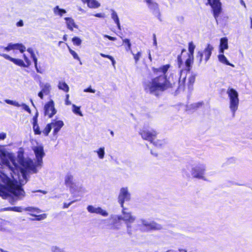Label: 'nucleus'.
Returning a JSON list of instances; mask_svg holds the SVG:
<instances>
[{
  "instance_id": "obj_1",
  "label": "nucleus",
  "mask_w": 252,
  "mask_h": 252,
  "mask_svg": "<svg viewBox=\"0 0 252 252\" xmlns=\"http://www.w3.org/2000/svg\"><path fill=\"white\" fill-rule=\"evenodd\" d=\"M170 67L169 64L162 65L158 68L152 67V70L154 74L157 75L159 73L162 74L152 78L150 81L144 83V90L156 96H158L161 93L175 88L177 86V81L171 82L166 75Z\"/></svg>"
},
{
  "instance_id": "obj_2",
  "label": "nucleus",
  "mask_w": 252,
  "mask_h": 252,
  "mask_svg": "<svg viewBox=\"0 0 252 252\" xmlns=\"http://www.w3.org/2000/svg\"><path fill=\"white\" fill-rule=\"evenodd\" d=\"M9 192L18 196L23 194L24 191L20 185H17L13 181H10L8 182L6 186L1 185L0 187V196L4 198H6L9 195Z\"/></svg>"
},
{
  "instance_id": "obj_3",
  "label": "nucleus",
  "mask_w": 252,
  "mask_h": 252,
  "mask_svg": "<svg viewBox=\"0 0 252 252\" xmlns=\"http://www.w3.org/2000/svg\"><path fill=\"white\" fill-rule=\"evenodd\" d=\"M158 132L155 129H148L144 127L140 129L139 134L144 140L149 141L155 146H161L162 142L161 140L157 139Z\"/></svg>"
},
{
  "instance_id": "obj_4",
  "label": "nucleus",
  "mask_w": 252,
  "mask_h": 252,
  "mask_svg": "<svg viewBox=\"0 0 252 252\" xmlns=\"http://www.w3.org/2000/svg\"><path fill=\"white\" fill-rule=\"evenodd\" d=\"M227 94L230 100L229 107L231 111L235 113L238 109L239 100L238 92L233 88H229Z\"/></svg>"
},
{
  "instance_id": "obj_5",
  "label": "nucleus",
  "mask_w": 252,
  "mask_h": 252,
  "mask_svg": "<svg viewBox=\"0 0 252 252\" xmlns=\"http://www.w3.org/2000/svg\"><path fill=\"white\" fill-rule=\"evenodd\" d=\"M195 75L191 74L188 78V82L187 84L186 82V77H184L182 80L181 78H178L177 81L178 82V86L177 90L179 91H184L186 88L189 91H191L193 89V86L195 81Z\"/></svg>"
},
{
  "instance_id": "obj_6",
  "label": "nucleus",
  "mask_w": 252,
  "mask_h": 252,
  "mask_svg": "<svg viewBox=\"0 0 252 252\" xmlns=\"http://www.w3.org/2000/svg\"><path fill=\"white\" fill-rule=\"evenodd\" d=\"M213 49V47L210 44H207L203 51H198L196 58L199 63L202 62L203 57H204L205 62L206 63L210 58Z\"/></svg>"
},
{
  "instance_id": "obj_7",
  "label": "nucleus",
  "mask_w": 252,
  "mask_h": 252,
  "mask_svg": "<svg viewBox=\"0 0 252 252\" xmlns=\"http://www.w3.org/2000/svg\"><path fill=\"white\" fill-rule=\"evenodd\" d=\"M220 0H208V3L212 8L213 15L217 21L218 18L222 12Z\"/></svg>"
},
{
  "instance_id": "obj_8",
  "label": "nucleus",
  "mask_w": 252,
  "mask_h": 252,
  "mask_svg": "<svg viewBox=\"0 0 252 252\" xmlns=\"http://www.w3.org/2000/svg\"><path fill=\"white\" fill-rule=\"evenodd\" d=\"M57 111L55 108L54 102L53 100H50L47 102L44 107V114L48 118H51L55 115Z\"/></svg>"
},
{
  "instance_id": "obj_9",
  "label": "nucleus",
  "mask_w": 252,
  "mask_h": 252,
  "mask_svg": "<svg viewBox=\"0 0 252 252\" xmlns=\"http://www.w3.org/2000/svg\"><path fill=\"white\" fill-rule=\"evenodd\" d=\"M130 194L128 192V190L126 188H122L121 189L120 192L118 196V201L122 208H124V204L125 201L130 200Z\"/></svg>"
},
{
  "instance_id": "obj_10",
  "label": "nucleus",
  "mask_w": 252,
  "mask_h": 252,
  "mask_svg": "<svg viewBox=\"0 0 252 252\" xmlns=\"http://www.w3.org/2000/svg\"><path fill=\"white\" fill-rule=\"evenodd\" d=\"M4 51H9L12 50H19L22 53L26 51V47L21 43H9L6 47H2Z\"/></svg>"
},
{
  "instance_id": "obj_11",
  "label": "nucleus",
  "mask_w": 252,
  "mask_h": 252,
  "mask_svg": "<svg viewBox=\"0 0 252 252\" xmlns=\"http://www.w3.org/2000/svg\"><path fill=\"white\" fill-rule=\"evenodd\" d=\"M205 171V167L197 166L192 168L191 174L194 178L198 179H204Z\"/></svg>"
},
{
  "instance_id": "obj_12",
  "label": "nucleus",
  "mask_w": 252,
  "mask_h": 252,
  "mask_svg": "<svg viewBox=\"0 0 252 252\" xmlns=\"http://www.w3.org/2000/svg\"><path fill=\"white\" fill-rule=\"evenodd\" d=\"M38 113L37 112L32 118V128L35 135H40L42 132L38 125Z\"/></svg>"
},
{
  "instance_id": "obj_13",
  "label": "nucleus",
  "mask_w": 252,
  "mask_h": 252,
  "mask_svg": "<svg viewBox=\"0 0 252 252\" xmlns=\"http://www.w3.org/2000/svg\"><path fill=\"white\" fill-rule=\"evenodd\" d=\"M0 56L4 58V59L9 60L15 64L19 66L20 67H25V63L21 59H15L11 57L8 55L6 54H0Z\"/></svg>"
},
{
  "instance_id": "obj_14",
  "label": "nucleus",
  "mask_w": 252,
  "mask_h": 252,
  "mask_svg": "<svg viewBox=\"0 0 252 252\" xmlns=\"http://www.w3.org/2000/svg\"><path fill=\"white\" fill-rule=\"evenodd\" d=\"M33 151L38 162L41 161L45 155L42 146H37L33 148Z\"/></svg>"
},
{
  "instance_id": "obj_15",
  "label": "nucleus",
  "mask_w": 252,
  "mask_h": 252,
  "mask_svg": "<svg viewBox=\"0 0 252 252\" xmlns=\"http://www.w3.org/2000/svg\"><path fill=\"white\" fill-rule=\"evenodd\" d=\"M52 126L54 128L53 134L54 135H57L58 132L60 130L61 128L63 126L64 124L63 121L61 120L56 121L52 120Z\"/></svg>"
},
{
  "instance_id": "obj_16",
  "label": "nucleus",
  "mask_w": 252,
  "mask_h": 252,
  "mask_svg": "<svg viewBox=\"0 0 252 252\" xmlns=\"http://www.w3.org/2000/svg\"><path fill=\"white\" fill-rule=\"evenodd\" d=\"M67 29L73 31L74 29H78V26L75 23L74 19L71 17L64 18Z\"/></svg>"
},
{
  "instance_id": "obj_17",
  "label": "nucleus",
  "mask_w": 252,
  "mask_h": 252,
  "mask_svg": "<svg viewBox=\"0 0 252 252\" xmlns=\"http://www.w3.org/2000/svg\"><path fill=\"white\" fill-rule=\"evenodd\" d=\"M64 184L70 189H74L76 187L73 181V177L71 175H67L64 179Z\"/></svg>"
},
{
  "instance_id": "obj_18",
  "label": "nucleus",
  "mask_w": 252,
  "mask_h": 252,
  "mask_svg": "<svg viewBox=\"0 0 252 252\" xmlns=\"http://www.w3.org/2000/svg\"><path fill=\"white\" fill-rule=\"evenodd\" d=\"M228 48V39L226 37L221 38L219 46V52L220 53H223L224 50L227 49Z\"/></svg>"
},
{
  "instance_id": "obj_19",
  "label": "nucleus",
  "mask_w": 252,
  "mask_h": 252,
  "mask_svg": "<svg viewBox=\"0 0 252 252\" xmlns=\"http://www.w3.org/2000/svg\"><path fill=\"white\" fill-rule=\"evenodd\" d=\"M122 213L124 215L123 220L126 223H132L134 221L135 219L133 218L129 213H126L125 212L126 209L124 207L122 208Z\"/></svg>"
},
{
  "instance_id": "obj_20",
  "label": "nucleus",
  "mask_w": 252,
  "mask_h": 252,
  "mask_svg": "<svg viewBox=\"0 0 252 252\" xmlns=\"http://www.w3.org/2000/svg\"><path fill=\"white\" fill-rule=\"evenodd\" d=\"M83 3H87L89 7L96 8L100 6V3L96 0H81Z\"/></svg>"
},
{
  "instance_id": "obj_21",
  "label": "nucleus",
  "mask_w": 252,
  "mask_h": 252,
  "mask_svg": "<svg viewBox=\"0 0 252 252\" xmlns=\"http://www.w3.org/2000/svg\"><path fill=\"white\" fill-rule=\"evenodd\" d=\"M194 57L188 56V58L185 61L186 69L187 71H189L191 68V65L193 63Z\"/></svg>"
},
{
  "instance_id": "obj_22",
  "label": "nucleus",
  "mask_w": 252,
  "mask_h": 252,
  "mask_svg": "<svg viewBox=\"0 0 252 252\" xmlns=\"http://www.w3.org/2000/svg\"><path fill=\"white\" fill-rule=\"evenodd\" d=\"M58 88L64 92L68 93L69 90V88L68 85L64 81H59L58 85Z\"/></svg>"
},
{
  "instance_id": "obj_23",
  "label": "nucleus",
  "mask_w": 252,
  "mask_h": 252,
  "mask_svg": "<svg viewBox=\"0 0 252 252\" xmlns=\"http://www.w3.org/2000/svg\"><path fill=\"white\" fill-rule=\"evenodd\" d=\"M218 59L220 62L224 64L228 65L231 66H234L233 64L229 62L226 57L223 55V53H221V54L219 55Z\"/></svg>"
},
{
  "instance_id": "obj_24",
  "label": "nucleus",
  "mask_w": 252,
  "mask_h": 252,
  "mask_svg": "<svg viewBox=\"0 0 252 252\" xmlns=\"http://www.w3.org/2000/svg\"><path fill=\"white\" fill-rule=\"evenodd\" d=\"M53 12L56 15H59L60 17H62L63 14L66 13V11L65 9L63 8H60L59 6L57 5L53 8Z\"/></svg>"
},
{
  "instance_id": "obj_25",
  "label": "nucleus",
  "mask_w": 252,
  "mask_h": 252,
  "mask_svg": "<svg viewBox=\"0 0 252 252\" xmlns=\"http://www.w3.org/2000/svg\"><path fill=\"white\" fill-rule=\"evenodd\" d=\"M148 7L154 10H158V4L152 1V0H145Z\"/></svg>"
},
{
  "instance_id": "obj_26",
  "label": "nucleus",
  "mask_w": 252,
  "mask_h": 252,
  "mask_svg": "<svg viewBox=\"0 0 252 252\" xmlns=\"http://www.w3.org/2000/svg\"><path fill=\"white\" fill-rule=\"evenodd\" d=\"M29 215L31 216L34 217V219H32V220H37L40 221L45 219L47 218L46 214H42L38 215H36L35 214L30 213Z\"/></svg>"
},
{
  "instance_id": "obj_27",
  "label": "nucleus",
  "mask_w": 252,
  "mask_h": 252,
  "mask_svg": "<svg viewBox=\"0 0 252 252\" xmlns=\"http://www.w3.org/2000/svg\"><path fill=\"white\" fill-rule=\"evenodd\" d=\"M111 16L112 18L114 20L115 23L117 24L118 29L119 30H121L120 23L117 13L115 11H113L112 13Z\"/></svg>"
},
{
  "instance_id": "obj_28",
  "label": "nucleus",
  "mask_w": 252,
  "mask_h": 252,
  "mask_svg": "<svg viewBox=\"0 0 252 252\" xmlns=\"http://www.w3.org/2000/svg\"><path fill=\"white\" fill-rule=\"evenodd\" d=\"M25 211H28L31 212L30 213H39L41 212V210L38 208H35L33 207H28L23 209Z\"/></svg>"
},
{
  "instance_id": "obj_29",
  "label": "nucleus",
  "mask_w": 252,
  "mask_h": 252,
  "mask_svg": "<svg viewBox=\"0 0 252 252\" xmlns=\"http://www.w3.org/2000/svg\"><path fill=\"white\" fill-rule=\"evenodd\" d=\"M195 48V46L193 44L192 42H190L189 43V54L188 56L194 57V51Z\"/></svg>"
},
{
  "instance_id": "obj_30",
  "label": "nucleus",
  "mask_w": 252,
  "mask_h": 252,
  "mask_svg": "<svg viewBox=\"0 0 252 252\" xmlns=\"http://www.w3.org/2000/svg\"><path fill=\"white\" fill-rule=\"evenodd\" d=\"M51 123L48 124L42 131V133L45 136H47L50 132L52 129Z\"/></svg>"
},
{
  "instance_id": "obj_31",
  "label": "nucleus",
  "mask_w": 252,
  "mask_h": 252,
  "mask_svg": "<svg viewBox=\"0 0 252 252\" xmlns=\"http://www.w3.org/2000/svg\"><path fill=\"white\" fill-rule=\"evenodd\" d=\"M123 43L124 44L126 50L127 51H130L131 50V44L129 39L125 38L123 39Z\"/></svg>"
},
{
  "instance_id": "obj_32",
  "label": "nucleus",
  "mask_w": 252,
  "mask_h": 252,
  "mask_svg": "<svg viewBox=\"0 0 252 252\" xmlns=\"http://www.w3.org/2000/svg\"><path fill=\"white\" fill-rule=\"evenodd\" d=\"M21 164L24 168L28 170L32 168V163L31 161L22 160Z\"/></svg>"
},
{
  "instance_id": "obj_33",
  "label": "nucleus",
  "mask_w": 252,
  "mask_h": 252,
  "mask_svg": "<svg viewBox=\"0 0 252 252\" xmlns=\"http://www.w3.org/2000/svg\"><path fill=\"white\" fill-rule=\"evenodd\" d=\"M72 111L74 113L80 116H83V114L80 111V107L77 106L75 104L72 105Z\"/></svg>"
},
{
  "instance_id": "obj_34",
  "label": "nucleus",
  "mask_w": 252,
  "mask_h": 252,
  "mask_svg": "<svg viewBox=\"0 0 252 252\" xmlns=\"http://www.w3.org/2000/svg\"><path fill=\"white\" fill-rule=\"evenodd\" d=\"M67 47H68V51H69V53L73 56V58L75 60H76L80 62V64H81L82 63H81L80 59L79 57V56L77 55V54L74 50H73L72 49H71L69 46H67Z\"/></svg>"
},
{
  "instance_id": "obj_35",
  "label": "nucleus",
  "mask_w": 252,
  "mask_h": 252,
  "mask_svg": "<svg viewBox=\"0 0 252 252\" xmlns=\"http://www.w3.org/2000/svg\"><path fill=\"white\" fill-rule=\"evenodd\" d=\"M94 213L100 214L104 217L108 216V213L106 211L102 209L100 207L96 208Z\"/></svg>"
},
{
  "instance_id": "obj_36",
  "label": "nucleus",
  "mask_w": 252,
  "mask_h": 252,
  "mask_svg": "<svg viewBox=\"0 0 252 252\" xmlns=\"http://www.w3.org/2000/svg\"><path fill=\"white\" fill-rule=\"evenodd\" d=\"M4 211H12L17 212H21L22 211V208L21 207H7L3 209Z\"/></svg>"
},
{
  "instance_id": "obj_37",
  "label": "nucleus",
  "mask_w": 252,
  "mask_h": 252,
  "mask_svg": "<svg viewBox=\"0 0 252 252\" xmlns=\"http://www.w3.org/2000/svg\"><path fill=\"white\" fill-rule=\"evenodd\" d=\"M28 51L31 54V57L32 58V59L34 62V65H35V67L37 68V59L34 53V52L33 51V50L32 49H30V48H29L28 49Z\"/></svg>"
},
{
  "instance_id": "obj_38",
  "label": "nucleus",
  "mask_w": 252,
  "mask_h": 252,
  "mask_svg": "<svg viewBox=\"0 0 252 252\" xmlns=\"http://www.w3.org/2000/svg\"><path fill=\"white\" fill-rule=\"evenodd\" d=\"M73 44L75 46H80L82 43V40L77 36H74L72 38Z\"/></svg>"
},
{
  "instance_id": "obj_39",
  "label": "nucleus",
  "mask_w": 252,
  "mask_h": 252,
  "mask_svg": "<svg viewBox=\"0 0 252 252\" xmlns=\"http://www.w3.org/2000/svg\"><path fill=\"white\" fill-rule=\"evenodd\" d=\"M185 51H186V49L184 48L182 50L181 54L179 55L177 57L178 66V67H179V68L181 67V66L183 64V63L182 59V54H183V52H184Z\"/></svg>"
},
{
  "instance_id": "obj_40",
  "label": "nucleus",
  "mask_w": 252,
  "mask_h": 252,
  "mask_svg": "<svg viewBox=\"0 0 252 252\" xmlns=\"http://www.w3.org/2000/svg\"><path fill=\"white\" fill-rule=\"evenodd\" d=\"M100 56H101L103 58H107V59H109L111 61L112 64H113V65H115V64L116 63V62H115L114 58L112 56H111L109 55L104 54L103 53H100Z\"/></svg>"
},
{
  "instance_id": "obj_41",
  "label": "nucleus",
  "mask_w": 252,
  "mask_h": 252,
  "mask_svg": "<svg viewBox=\"0 0 252 252\" xmlns=\"http://www.w3.org/2000/svg\"><path fill=\"white\" fill-rule=\"evenodd\" d=\"M97 153L98 154V157L100 159H102L104 157V148H100L97 151Z\"/></svg>"
},
{
  "instance_id": "obj_42",
  "label": "nucleus",
  "mask_w": 252,
  "mask_h": 252,
  "mask_svg": "<svg viewBox=\"0 0 252 252\" xmlns=\"http://www.w3.org/2000/svg\"><path fill=\"white\" fill-rule=\"evenodd\" d=\"M44 94L47 95L50 92L49 86H44L41 91Z\"/></svg>"
},
{
  "instance_id": "obj_43",
  "label": "nucleus",
  "mask_w": 252,
  "mask_h": 252,
  "mask_svg": "<svg viewBox=\"0 0 252 252\" xmlns=\"http://www.w3.org/2000/svg\"><path fill=\"white\" fill-rule=\"evenodd\" d=\"M24 59L25 62V67H29L31 65V62L27 57L25 55H23Z\"/></svg>"
},
{
  "instance_id": "obj_44",
  "label": "nucleus",
  "mask_w": 252,
  "mask_h": 252,
  "mask_svg": "<svg viewBox=\"0 0 252 252\" xmlns=\"http://www.w3.org/2000/svg\"><path fill=\"white\" fill-rule=\"evenodd\" d=\"M147 227H148L151 229H157L158 228L157 227V224L155 223H148L145 224Z\"/></svg>"
},
{
  "instance_id": "obj_45",
  "label": "nucleus",
  "mask_w": 252,
  "mask_h": 252,
  "mask_svg": "<svg viewBox=\"0 0 252 252\" xmlns=\"http://www.w3.org/2000/svg\"><path fill=\"white\" fill-rule=\"evenodd\" d=\"M22 106L23 108L25 111H26L27 112H28L30 114L31 113V109L30 108V107H29L28 105H27V104L24 103V104H22Z\"/></svg>"
},
{
  "instance_id": "obj_46",
  "label": "nucleus",
  "mask_w": 252,
  "mask_h": 252,
  "mask_svg": "<svg viewBox=\"0 0 252 252\" xmlns=\"http://www.w3.org/2000/svg\"><path fill=\"white\" fill-rule=\"evenodd\" d=\"M95 207H94L92 205H89L87 207V210L88 211L91 213H94L95 210Z\"/></svg>"
},
{
  "instance_id": "obj_47",
  "label": "nucleus",
  "mask_w": 252,
  "mask_h": 252,
  "mask_svg": "<svg viewBox=\"0 0 252 252\" xmlns=\"http://www.w3.org/2000/svg\"><path fill=\"white\" fill-rule=\"evenodd\" d=\"M134 59L136 63H137L141 56V53L140 52H137L135 54H133Z\"/></svg>"
},
{
  "instance_id": "obj_48",
  "label": "nucleus",
  "mask_w": 252,
  "mask_h": 252,
  "mask_svg": "<svg viewBox=\"0 0 252 252\" xmlns=\"http://www.w3.org/2000/svg\"><path fill=\"white\" fill-rule=\"evenodd\" d=\"M103 37L105 38H108L109 40L111 41H115L117 40V38L115 37L111 36L109 35L105 34L103 35Z\"/></svg>"
},
{
  "instance_id": "obj_49",
  "label": "nucleus",
  "mask_w": 252,
  "mask_h": 252,
  "mask_svg": "<svg viewBox=\"0 0 252 252\" xmlns=\"http://www.w3.org/2000/svg\"><path fill=\"white\" fill-rule=\"evenodd\" d=\"M85 92H89L91 93H94L95 91L94 89L91 88V87H89L84 90Z\"/></svg>"
},
{
  "instance_id": "obj_50",
  "label": "nucleus",
  "mask_w": 252,
  "mask_h": 252,
  "mask_svg": "<svg viewBox=\"0 0 252 252\" xmlns=\"http://www.w3.org/2000/svg\"><path fill=\"white\" fill-rule=\"evenodd\" d=\"M27 169L25 168H20V172L23 177H25L27 173Z\"/></svg>"
},
{
  "instance_id": "obj_51",
  "label": "nucleus",
  "mask_w": 252,
  "mask_h": 252,
  "mask_svg": "<svg viewBox=\"0 0 252 252\" xmlns=\"http://www.w3.org/2000/svg\"><path fill=\"white\" fill-rule=\"evenodd\" d=\"M94 16L96 17H98V18L105 17V14L104 13H96L94 15Z\"/></svg>"
},
{
  "instance_id": "obj_52",
  "label": "nucleus",
  "mask_w": 252,
  "mask_h": 252,
  "mask_svg": "<svg viewBox=\"0 0 252 252\" xmlns=\"http://www.w3.org/2000/svg\"><path fill=\"white\" fill-rule=\"evenodd\" d=\"M65 104L66 105H70L71 104V102L69 101V95L68 94H66L65 95Z\"/></svg>"
},
{
  "instance_id": "obj_53",
  "label": "nucleus",
  "mask_w": 252,
  "mask_h": 252,
  "mask_svg": "<svg viewBox=\"0 0 252 252\" xmlns=\"http://www.w3.org/2000/svg\"><path fill=\"white\" fill-rule=\"evenodd\" d=\"M52 251H53V252H63V251L62 250L59 249V248H58L57 247L53 248Z\"/></svg>"
},
{
  "instance_id": "obj_54",
  "label": "nucleus",
  "mask_w": 252,
  "mask_h": 252,
  "mask_svg": "<svg viewBox=\"0 0 252 252\" xmlns=\"http://www.w3.org/2000/svg\"><path fill=\"white\" fill-rule=\"evenodd\" d=\"M6 134L5 133L2 132L0 133V140H3L6 138Z\"/></svg>"
},
{
  "instance_id": "obj_55",
  "label": "nucleus",
  "mask_w": 252,
  "mask_h": 252,
  "mask_svg": "<svg viewBox=\"0 0 252 252\" xmlns=\"http://www.w3.org/2000/svg\"><path fill=\"white\" fill-rule=\"evenodd\" d=\"M24 25V24H23V21L22 20H20L17 23H16V26L17 27H22Z\"/></svg>"
},
{
  "instance_id": "obj_56",
  "label": "nucleus",
  "mask_w": 252,
  "mask_h": 252,
  "mask_svg": "<svg viewBox=\"0 0 252 252\" xmlns=\"http://www.w3.org/2000/svg\"><path fill=\"white\" fill-rule=\"evenodd\" d=\"M73 202V201H71L70 202L68 203H63V208H67Z\"/></svg>"
},
{
  "instance_id": "obj_57",
  "label": "nucleus",
  "mask_w": 252,
  "mask_h": 252,
  "mask_svg": "<svg viewBox=\"0 0 252 252\" xmlns=\"http://www.w3.org/2000/svg\"><path fill=\"white\" fill-rule=\"evenodd\" d=\"M203 105L202 102H198L194 104V107L198 108Z\"/></svg>"
},
{
  "instance_id": "obj_58",
  "label": "nucleus",
  "mask_w": 252,
  "mask_h": 252,
  "mask_svg": "<svg viewBox=\"0 0 252 252\" xmlns=\"http://www.w3.org/2000/svg\"><path fill=\"white\" fill-rule=\"evenodd\" d=\"M5 102L7 104H11V105L14 104V101L11 100L7 99V100H5Z\"/></svg>"
},
{
  "instance_id": "obj_59",
  "label": "nucleus",
  "mask_w": 252,
  "mask_h": 252,
  "mask_svg": "<svg viewBox=\"0 0 252 252\" xmlns=\"http://www.w3.org/2000/svg\"><path fill=\"white\" fill-rule=\"evenodd\" d=\"M43 94H44L41 91H40L38 94V95L42 99L43 98Z\"/></svg>"
},
{
  "instance_id": "obj_60",
  "label": "nucleus",
  "mask_w": 252,
  "mask_h": 252,
  "mask_svg": "<svg viewBox=\"0 0 252 252\" xmlns=\"http://www.w3.org/2000/svg\"><path fill=\"white\" fill-rule=\"evenodd\" d=\"M153 38H154V43L155 45H156L157 44V40H156V35L155 34H153Z\"/></svg>"
},
{
  "instance_id": "obj_61",
  "label": "nucleus",
  "mask_w": 252,
  "mask_h": 252,
  "mask_svg": "<svg viewBox=\"0 0 252 252\" xmlns=\"http://www.w3.org/2000/svg\"><path fill=\"white\" fill-rule=\"evenodd\" d=\"M67 35L66 34H64L63 36V40L64 41H66L67 40Z\"/></svg>"
},
{
  "instance_id": "obj_62",
  "label": "nucleus",
  "mask_w": 252,
  "mask_h": 252,
  "mask_svg": "<svg viewBox=\"0 0 252 252\" xmlns=\"http://www.w3.org/2000/svg\"><path fill=\"white\" fill-rule=\"evenodd\" d=\"M13 105H14V106H17V107L20 106V104L18 103V102H16V101H14V104H13Z\"/></svg>"
},
{
  "instance_id": "obj_63",
  "label": "nucleus",
  "mask_w": 252,
  "mask_h": 252,
  "mask_svg": "<svg viewBox=\"0 0 252 252\" xmlns=\"http://www.w3.org/2000/svg\"><path fill=\"white\" fill-rule=\"evenodd\" d=\"M250 22H251L250 28L251 29H252V17H250Z\"/></svg>"
},
{
  "instance_id": "obj_64",
  "label": "nucleus",
  "mask_w": 252,
  "mask_h": 252,
  "mask_svg": "<svg viewBox=\"0 0 252 252\" xmlns=\"http://www.w3.org/2000/svg\"><path fill=\"white\" fill-rule=\"evenodd\" d=\"M179 251L180 252H187L186 250L185 249H179Z\"/></svg>"
}]
</instances>
